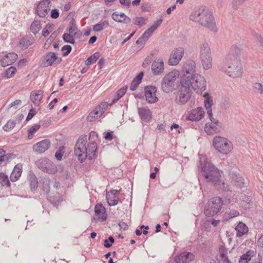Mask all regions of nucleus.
Listing matches in <instances>:
<instances>
[{"label": "nucleus", "instance_id": "nucleus-26", "mask_svg": "<svg viewBox=\"0 0 263 263\" xmlns=\"http://www.w3.org/2000/svg\"><path fill=\"white\" fill-rule=\"evenodd\" d=\"M95 212L98 219L102 221L106 220L107 218L106 211L101 203H98L95 205Z\"/></svg>", "mask_w": 263, "mask_h": 263}, {"label": "nucleus", "instance_id": "nucleus-56", "mask_svg": "<svg viewBox=\"0 0 263 263\" xmlns=\"http://www.w3.org/2000/svg\"><path fill=\"white\" fill-rule=\"evenodd\" d=\"M119 198L118 197H117L113 199H110V200H108V204L111 206H115L117 205L119 202Z\"/></svg>", "mask_w": 263, "mask_h": 263}, {"label": "nucleus", "instance_id": "nucleus-43", "mask_svg": "<svg viewBox=\"0 0 263 263\" xmlns=\"http://www.w3.org/2000/svg\"><path fill=\"white\" fill-rule=\"evenodd\" d=\"M41 125L39 124H35L28 129V138L29 139L32 138L35 133H36L40 128Z\"/></svg>", "mask_w": 263, "mask_h": 263}, {"label": "nucleus", "instance_id": "nucleus-25", "mask_svg": "<svg viewBox=\"0 0 263 263\" xmlns=\"http://www.w3.org/2000/svg\"><path fill=\"white\" fill-rule=\"evenodd\" d=\"M229 176L231 179V182L234 186L238 188L243 187L244 184L243 178L240 174L235 172H231L230 173Z\"/></svg>", "mask_w": 263, "mask_h": 263}, {"label": "nucleus", "instance_id": "nucleus-12", "mask_svg": "<svg viewBox=\"0 0 263 263\" xmlns=\"http://www.w3.org/2000/svg\"><path fill=\"white\" fill-rule=\"evenodd\" d=\"M35 164L40 170L48 174H55L58 171L56 165L46 157L38 159Z\"/></svg>", "mask_w": 263, "mask_h": 263}, {"label": "nucleus", "instance_id": "nucleus-60", "mask_svg": "<svg viewBox=\"0 0 263 263\" xmlns=\"http://www.w3.org/2000/svg\"><path fill=\"white\" fill-rule=\"evenodd\" d=\"M119 226L120 230H123L124 231L127 230L128 228L127 224L124 221H120L119 223Z\"/></svg>", "mask_w": 263, "mask_h": 263}, {"label": "nucleus", "instance_id": "nucleus-41", "mask_svg": "<svg viewBox=\"0 0 263 263\" xmlns=\"http://www.w3.org/2000/svg\"><path fill=\"white\" fill-rule=\"evenodd\" d=\"M16 71L14 66H11L7 68L4 72V77L7 79L12 78Z\"/></svg>", "mask_w": 263, "mask_h": 263}, {"label": "nucleus", "instance_id": "nucleus-61", "mask_svg": "<svg viewBox=\"0 0 263 263\" xmlns=\"http://www.w3.org/2000/svg\"><path fill=\"white\" fill-rule=\"evenodd\" d=\"M59 34V32L58 31H55L50 35L48 40H49L50 42H52L58 36Z\"/></svg>", "mask_w": 263, "mask_h": 263}, {"label": "nucleus", "instance_id": "nucleus-45", "mask_svg": "<svg viewBox=\"0 0 263 263\" xmlns=\"http://www.w3.org/2000/svg\"><path fill=\"white\" fill-rule=\"evenodd\" d=\"M127 86L122 87L115 93L114 96L116 97L118 99H120L125 95L127 91Z\"/></svg>", "mask_w": 263, "mask_h": 263}, {"label": "nucleus", "instance_id": "nucleus-47", "mask_svg": "<svg viewBox=\"0 0 263 263\" xmlns=\"http://www.w3.org/2000/svg\"><path fill=\"white\" fill-rule=\"evenodd\" d=\"M220 256L221 258L228 257V249L224 245H220L219 249Z\"/></svg>", "mask_w": 263, "mask_h": 263}, {"label": "nucleus", "instance_id": "nucleus-6", "mask_svg": "<svg viewBox=\"0 0 263 263\" xmlns=\"http://www.w3.org/2000/svg\"><path fill=\"white\" fill-rule=\"evenodd\" d=\"M212 105L213 100L210 98H208L204 101V107L206 109L208 115L211 121L210 123H206L204 126V131L208 135H214L220 132L221 129V123L213 117Z\"/></svg>", "mask_w": 263, "mask_h": 263}, {"label": "nucleus", "instance_id": "nucleus-40", "mask_svg": "<svg viewBox=\"0 0 263 263\" xmlns=\"http://www.w3.org/2000/svg\"><path fill=\"white\" fill-rule=\"evenodd\" d=\"M100 57V53L99 52H96L89 57H88L87 60L85 61V64L87 66L90 65L95 63Z\"/></svg>", "mask_w": 263, "mask_h": 263}, {"label": "nucleus", "instance_id": "nucleus-51", "mask_svg": "<svg viewBox=\"0 0 263 263\" xmlns=\"http://www.w3.org/2000/svg\"><path fill=\"white\" fill-rule=\"evenodd\" d=\"M140 84V82L137 81L135 79H133L129 86L130 90L132 91H135V90H136V89L137 88Z\"/></svg>", "mask_w": 263, "mask_h": 263}, {"label": "nucleus", "instance_id": "nucleus-1", "mask_svg": "<svg viewBox=\"0 0 263 263\" xmlns=\"http://www.w3.org/2000/svg\"><path fill=\"white\" fill-rule=\"evenodd\" d=\"M198 167L205 181L212 183L216 190L227 193L230 196L232 195V192L230 190L229 185L220 179L222 172L211 162L206 161L204 156L200 157Z\"/></svg>", "mask_w": 263, "mask_h": 263}, {"label": "nucleus", "instance_id": "nucleus-14", "mask_svg": "<svg viewBox=\"0 0 263 263\" xmlns=\"http://www.w3.org/2000/svg\"><path fill=\"white\" fill-rule=\"evenodd\" d=\"M107 108V104L105 102L100 103L87 117V121L92 122L101 117Z\"/></svg>", "mask_w": 263, "mask_h": 263}, {"label": "nucleus", "instance_id": "nucleus-42", "mask_svg": "<svg viewBox=\"0 0 263 263\" xmlns=\"http://www.w3.org/2000/svg\"><path fill=\"white\" fill-rule=\"evenodd\" d=\"M53 24H47L42 30V35L46 37L53 30Z\"/></svg>", "mask_w": 263, "mask_h": 263}, {"label": "nucleus", "instance_id": "nucleus-55", "mask_svg": "<svg viewBox=\"0 0 263 263\" xmlns=\"http://www.w3.org/2000/svg\"><path fill=\"white\" fill-rule=\"evenodd\" d=\"M64 151L61 149L57 151L55 154V157L57 160L60 161L62 158Z\"/></svg>", "mask_w": 263, "mask_h": 263}, {"label": "nucleus", "instance_id": "nucleus-24", "mask_svg": "<svg viewBox=\"0 0 263 263\" xmlns=\"http://www.w3.org/2000/svg\"><path fill=\"white\" fill-rule=\"evenodd\" d=\"M17 57V54L14 52H10L6 54L1 59V65L3 67L11 65L16 61Z\"/></svg>", "mask_w": 263, "mask_h": 263}, {"label": "nucleus", "instance_id": "nucleus-44", "mask_svg": "<svg viewBox=\"0 0 263 263\" xmlns=\"http://www.w3.org/2000/svg\"><path fill=\"white\" fill-rule=\"evenodd\" d=\"M16 124V122L15 121L10 120L8 121L7 123L3 126V129L5 131L9 132L15 127Z\"/></svg>", "mask_w": 263, "mask_h": 263}, {"label": "nucleus", "instance_id": "nucleus-48", "mask_svg": "<svg viewBox=\"0 0 263 263\" xmlns=\"http://www.w3.org/2000/svg\"><path fill=\"white\" fill-rule=\"evenodd\" d=\"M114 242V238L112 236H109L107 239L104 240V246L106 248H110Z\"/></svg>", "mask_w": 263, "mask_h": 263}, {"label": "nucleus", "instance_id": "nucleus-11", "mask_svg": "<svg viewBox=\"0 0 263 263\" xmlns=\"http://www.w3.org/2000/svg\"><path fill=\"white\" fill-rule=\"evenodd\" d=\"M199 58L204 69L208 70L212 67V58L211 49L208 43H203L201 45Z\"/></svg>", "mask_w": 263, "mask_h": 263}, {"label": "nucleus", "instance_id": "nucleus-52", "mask_svg": "<svg viewBox=\"0 0 263 263\" xmlns=\"http://www.w3.org/2000/svg\"><path fill=\"white\" fill-rule=\"evenodd\" d=\"M153 54L151 53L150 55H148L144 62L142 63V66L144 67H146L152 62V57Z\"/></svg>", "mask_w": 263, "mask_h": 263}, {"label": "nucleus", "instance_id": "nucleus-7", "mask_svg": "<svg viewBox=\"0 0 263 263\" xmlns=\"http://www.w3.org/2000/svg\"><path fill=\"white\" fill-rule=\"evenodd\" d=\"M179 71L172 70L165 74L161 81L162 90L165 93L172 92L175 86V82L179 77Z\"/></svg>", "mask_w": 263, "mask_h": 263}, {"label": "nucleus", "instance_id": "nucleus-35", "mask_svg": "<svg viewBox=\"0 0 263 263\" xmlns=\"http://www.w3.org/2000/svg\"><path fill=\"white\" fill-rule=\"evenodd\" d=\"M147 20V18L143 16H136L131 20V22L132 21L134 25L140 28L146 24Z\"/></svg>", "mask_w": 263, "mask_h": 263}, {"label": "nucleus", "instance_id": "nucleus-16", "mask_svg": "<svg viewBox=\"0 0 263 263\" xmlns=\"http://www.w3.org/2000/svg\"><path fill=\"white\" fill-rule=\"evenodd\" d=\"M157 90V87L155 86L147 85L144 87V95L148 103L152 104L158 101V99L156 95Z\"/></svg>", "mask_w": 263, "mask_h": 263}, {"label": "nucleus", "instance_id": "nucleus-8", "mask_svg": "<svg viewBox=\"0 0 263 263\" xmlns=\"http://www.w3.org/2000/svg\"><path fill=\"white\" fill-rule=\"evenodd\" d=\"M213 145L218 152L223 155L228 154L233 148L232 143L227 138L221 136L214 138Z\"/></svg>", "mask_w": 263, "mask_h": 263}, {"label": "nucleus", "instance_id": "nucleus-23", "mask_svg": "<svg viewBox=\"0 0 263 263\" xmlns=\"http://www.w3.org/2000/svg\"><path fill=\"white\" fill-rule=\"evenodd\" d=\"M164 71V62L162 58H159L153 61L152 64V71L154 75H160Z\"/></svg>", "mask_w": 263, "mask_h": 263}, {"label": "nucleus", "instance_id": "nucleus-2", "mask_svg": "<svg viewBox=\"0 0 263 263\" xmlns=\"http://www.w3.org/2000/svg\"><path fill=\"white\" fill-rule=\"evenodd\" d=\"M240 53L239 47L232 46L218 66L219 69L232 78H241L243 73V69L239 58Z\"/></svg>", "mask_w": 263, "mask_h": 263}, {"label": "nucleus", "instance_id": "nucleus-59", "mask_svg": "<svg viewBox=\"0 0 263 263\" xmlns=\"http://www.w3.org/2000/svg\"><path fill=\"white\" fill-rule=\"evenodd\" d=\"M104 138L106 140H111L113 139V132L110 131L106 133Z\"/></svg>", "mask_w": 263, "mask_h": 263}, {"label": "nucleus", "instance_id": "nucleus-57", "mask_svg": "<svg viewBox=\"0 0 263 263\" xmlns=\"http://www.w3.org/2000/svg\"><path fill=\"white\" fill-rule=\"evenodd\" d=\"M51 17L52 18H57L59 16V11L58 9H53L51 11Z\"/></svg>", "mask_w": 263, "mask_h": 263}, {"label": "nucleus", "instance_id": "nucleus-18", "mask_svg": "<svg viewBox=\"0 0 263 263\" xmlns=\"http://www.w3.org/2000/svg\"><path fill=\"white\" fill-rule=\"evenodd\" d=\"M204 111L201 107L193 109L189 112L186 118L188 120L197 121L200 120L204 116Z\"/></svg>", "mask_w": 263, "mask_h": 263}, {"label": "nucleus", "instance_id": "nucleus-9", "mask_svg": "<svg viewBox=\"0 0 263 263\" xmlns=\"http://www.w3.org/2000/svg\"><path fill=\"white\" fill-rule=\"evenodd\" d=\"M187 85L180 80L178 90L175 99L178 105L185 104L191 97L192 90L187 86Z\"/></svg>", "mask_w": 263, "mask_h": 263}, {"label": "nucleus", "instance_id": "nucleus-64", "mask_svg": "<svg viewBox=\"0 0 263 263\" xmlns=\"http://www.w3.org/2000/svg\"><path fill=\"white\" fill-rule=\"evenodd\" d=\"M143 76L144 72L141 71L134 79L141 83Z\"/></svg>", "mask_w": 263, "mask_h": 263}, {"label": "nucleus", "instance_id": "nucleus-10", "mask_svg": "<svg viewBox=\"0 0 263 263\" xmlns=\"http://www.w3.org/2000/svg\"><path fill=\"white\" fill-rule=\"evenodd\" d=\"M223 200L219 197H214L210 199L205 206L204 213L206 216H213L220 211L223 205Z\"/></svg>", "mask_w": 263, "mask_h": 263}, {"label": "nucleus", "instance_id": "nucleus-46", "mask_svg": "<svg viewBox=\"0 0 263 263\" xmlns=\"http://www.w3.org/2000/svg\"><path fill=\"white\" fill-rule=\"evenodd\" d=\"M252 87L255 92L260 94H263V85L262 84L260 83H254Z\"/></svg>", "mask_w": 263, "mask_h": 263}, {"label": "nucleus", "instance_id": "nucleus-34", "mask_svg": "<svg viewBox=\"0 0 263 263\" xmlns=\"http://www.w3.org/2000/svg\"><path fill=\"white\" fill-rule=\"evenodd\" d=\"M33 38L23 37L20 41L19 46L22 49L25 50L32 44Z\"/></svg>", "mask_w": 263, "mask_h": 263}, {"label": "nucleus", "instance_id": "nucleus-28", "mask_svg": "<svg viewBox=\"0 0 263 263\" xmlns=\"http://www.w3.org/2000/svg\"><path fill=\"white\" fill-rule=\"evenodd\" d=\"M43 90L41 89L33 90L31 92L30 99L35 106L39 105L43 97Z\"/></svg>", "mask_w": 263, "mask_h": 263}, {"label": "nucleus", "instance_id": "nucleus-36", "mask_svg": "<svg viewBox=\"0 0 263 263\" xmlns=\"http://www.w3.org/2000/svg\"><path fill=\"white\" fill-rule=\"evenodd\" d=\"M109 26V23L107 21L105 20L100 21L98 23L93 25L92 27L93 31L95 32H99L103 29L107 28Z\"/></svg>", "mask_w": 263, "mask_h": 263}, {"label": "nucleus", "instance_id": "nucleus-32", "mask_svg": "<svg viewBox=\"0 0 263 263\" xmlns=\"http://www.w3.org/2000/svg\"><path fill=\"white\" fill-rule=\"evenodd\" d=\"M235 230L236 231V236L239 237L242 236L248 232V228L242 222H239Z\"/></svg>", "mask_w": 263, "mask_h": 263}, {"label": "nucleus", "instance_id": "nucleus-21", "mask_svg": "<svg viewBox=\"0 0 263 263\" xmlns=\"http://www.w3.org/2000/svg\"><path fill=\"white\" fill-rule=\"evenodd\" d=\"M195 256L189 252H183L175 257V261L176 263H190L194 259Z\"/></svg>", "mask_w": 263, "mask_h": 263}, {"label": "nucleus", "instance_id": "nucleus-53", "mask_svg": "<svg viewBox=\"0 0 263 263\" xmlns=\"http://www.w3.org/2000/svg\"><path fill=\"white\" fill-rule=\"evenodd\" d=\"M242 0H233L232 2V8L234 10H237L239 7L244 2Z\"/></svg>", "mask_w": 263, "mask_h": 263}, {"label": "nucleus", "instance_id": "nucleus-38", "mask_svg": "<svg viewBox=\"0 0 263 263\" xmlns=\"http://www.w3.org/2000/svg\"><path fill=\"white\" fill-rule=\"evenodd\" d=\"M48 199L55 206L58 205L62 201V197L59 193H57L55 195L53 196H50Z\"/></svg>", "mask_w": 263, "mask_h": 263}, {"label": "nucleus", "instance_id": "nucleus-33", "mask_svg": "<svg viewBox=\"0 0 263 263\" xmlns=\"http://www.w3.org/2000/svg\"><path fill=\"white\" fill-rule=\"evenodd\" d=\"M30 31L34 35L37 34L42 29L41 21L39 19H35L30 25Z\"/></svg>", "mask_w": 263, "mask_h": 263}, {"label": "nucleus", "instance_id": "nucleus-3", "mask_svg": "<svg viewBox=\"0 0 263 263\" xmlns=\"http://www.w3.org/2000/svg\"><path fill=\"white\" fill-rule=\"evenodd\" d=\"M97 137V134L94 131L90 133L89 142L87 136L82 135L78 138L74 146V155L80 163L84 162L86 159L89 160L95 159L97 157L98 145L95 141H90V138Z\"/></svg>", "mask_w": 263, "mask_h": 263}, {"label": "nucleus", "instance_id": "nucleus-27", "mask_svg": "<svg viewBox=\"0 0 263 263\" xmlns=\"http://www.w3.org/2000/svg\"><path fill=\"white\" fill-rule=\"evenodd\" d=\"M111 17L115 21L124 24H129L131 22V18L126 16L123 12H113Z\"/></svg>", "mask_w": 263, "mask_h": 263}, {"label": "nucleus", "instance_id": "nucleus-5", "mask_svg": "<svg viewBox=\"0 0 263 263\" xmlns=\"http://www.w3.org/2000/svg\"><path fill=\"white\" fill-rule=\"evenodd\" d=\"M180 80L197 93H202L206 89V80L200 74L196 73L189 76H181Z\"/></svg>", "mask_w": 263, "mask_h": 263}, {"label": "nucleus", "instance_id": "nucleus-4", "mask_svg": "<svg viewBox=\"0 0 263 263\" xmlns=\"http://www.w3.org/2000/svg\"><path fill=\"white\" fill-rule=\"evenodd\" d=\"M190 19L208 28L212 31H217L215 19L211 12L205 6L196 8L192 12Z\"/></svg>", "mask_w": 263, "mask_h": 263}, {"label": "nucleus", "instance_id": "nucleus-62", "mask_svg": "<svg viewBox=\"0 0 263 263\" xmlns=\"http://www.w3.org/2000/svg\"><path fill=\"white\" fill-rule=\"evenodd\" d=\"M133 95L134 96L135 98L136 99H141L144 98V96H145L144 93L143 91H141L140 92H136L133 93Z\"/></svg>", "mask_w": 263, "mask_h": 263}, {"label": "nucleus", "instance_id": "nucleus-50", "mask_svg": "<svg viewBox=\"0 0 263 263\" xmlns=\"http://www.w3.org/2000/svg\"><path fill=\"white\" fill-rule=\"evenodd\" d=\"M71 49H72V48L70 45H66L64 46L61 49V50L62 51L66 50V52H64L63 53V56H66V55H68L71 51Z\"/></svg>", "mask_w": 263, "mask_h": 263}, {"label": "nucleus", "instance_id": "nucleus-30", "mask_svg": "<svg viewBox=\"0 0 263 263\" xmlns=\"http://www.w3.org/2000/svg\"><path fill=\"white\" fill-rule=\"evenodd\" d=\"M138 114L141 119L146 122H149L152 119V113L148 108L140 107L138 109Z\"/></svg>", "mask_w": 263, "mask_h": 263}, {"label": "nucleus", "instance_id": "nucleus-49", "mask_svg": "<svg viewBox=\"0 0 263 263\" xmlns=\"http://www.w3.org/2000/svg\"><path fill=\"white\" fill-rule=\"evenodd\" d=\"M239 215V212L235 210H231L230 212L226 214V218L231 219L237 217Z\"/></svg>", "mask_w": 263, "mask_h": 263}, {"label": "nucleus", "instance_id": "nucleus-15", "mask_svg": "<svg viewBox=\"0 0 263 263\" xmlns=\"http://www.w3.org/2000/svg\"><path fill=\"white\" fill-rule=\"evenodd\" d=\"M184 52L183 48L179 47L174 49L170 55L168 64L172 66L177 65L183 56Z\"/></svg>", "mask_w": 263, "mask_h": 263}, {"label": "nucleus", "instance_id": "nucleus-13", "mask_svg": "<svg viewBox=\"0 0 263 263\" xmlns=\"http://www.w3.org/2000/svg\"><path fill=\"white\" fill-rule=\"evenodd\" d=\"M162 17L154 22V24L146 30L139 39L136 42L137 45H144L149 37L152 35L154 32L160 26L162 23Z\"/></svg>", "mask_w": 263, "mask_h": 263}, {"label": "nucleus", "instance_id": "nucleus-20", "mask_svg": "<svg viewBox=\"0 0 263 263\" xmlns=\"http://www.w3.org/2000/svg\"><path fill=\"white\" fill-rule=\"evenodd\" d=\"M196 63L192 60H188L185 62L182 67V76H189L195 73Z\"/></svg>", "mask_w": 263, "mask_h": 263}, {"label": "nucleus", "instance_id": "nucleus-19", "mask_svg": "<svg viewBox=\"0 0 263 263\" xmlns=\"http://www.w3.org/2000/svg\"><path fill=\"white\" fill-rule=\"evenodd\" d=\"M61 61L62 59L59 58L55 52H49L44 56L43 62L45 67H48L51 66L54 62L59 64Z\"/></svg>", "mask_w": 263, "mask_h": 263}, {"label": "nucleus", "instance_id": "nucleus-54", "mask_svg": "<svg viewBox=\"0 0 263 263\" xmlns=\"http://www.w3.org/2000/svg\"><path fill=\"white\" fill-rule=\"evenodd\" d=\"M36 114V110L34 108H31L29 110V111L28 114L27 118L26 119V121H29L31 120Z\"/></svg>", "mask_w": 263, "mask_h": 263}, {"label": "nucleus", "instance_id": "nucleus-31", "mask_svg": "<svg viewBox=\"0 0 263 263\" xmlns=\"http://www.w3.org/2000/svg\"><path fill=\"white\" fill-rule=\"evenodd\" d=\"M5 151L0 148V165H4L9 163L10 160L14 159L15 155L12 153L5 154Z\"/></svg>", "mask_w": 263, "mask_h": 263}, {"label": "nucleus", "instance_id": "nucleus-63", "mask_svg": "<svg viewBox=\"0 0 263 263\" xmlns=\"http://www.w3.org/2000/svg\"><path fill=\"white\" fill-rule=\"evenodd\" d=\"M70 37H72V34L67 33H64L62 36L63 40L65 43H67Z\"/></svg>", "mask_w": 263, "mask_h": 263}, {"label": "nucleus", "instance_id": "nucleus-37", "mask_svg": "<svg viewBox=\"0 0 263 263\" xmlns=\"http://www.w3.org/2000/svg\"><path fill=\"white\" fill-rule=\"evenodd\" d=\"M30 187L31 191H36L38 187V180L36 176L33 174L29 179Z\"/></svg>", "mask_w": 263, "mask_h": 263}, {"label": "nucleus", "instance_id": "nucleus-22", "mask_svg": "<svg viewBox=\"0 0 263 263\" xmlns=\"http://www.w3.org/2000/svg\"><path fill=\"white\" fill-rule=\"evenodd\" d=\"M50 141L48 139L43 140L33 146V150L37 154H43L50 147Z\"/></svg>", "mask_w": 263, "mask_h": 263}, {"label": "nucleus", "instance_id": "nucleus-58", "mask_svg": "<svg viewBox=\"0 0 263 263\" xmlns=\"http://www.w3.org/2000/svg\"><path fill=\"white\" fill-rule=\"evenodd\" d=\"M151 9V5L148 3L143 4L141 6L142 11L143 12H148Z\"/></svg>", "mask_w": 263, "mask_h": 263}, {"label": "nucleus", "instance_id": "nucleus-17", "mask_svg": "<svg viewBox=\"0 0 263 263\" xmlns=\"http://www.w3.org/2000/svg\"><path fill=\"white\" fill-rule=\"evenodd\" d=\"M49 0H42L37 5L36 9V14L41 17H44L50 10Z\"/></svg>", "mask_w": 263, "mask_h": 263}, {"label": "nucleus", "instance_id": "nucleus-39", "mask_svg": "<svg viewBox=\"0 0 263 263\" xmlns=\"http://www.w3.org/2000/svg\"><path fill=\"white\" fill-rule=\"evenodd\" d=\"M253 252L250 251L242 255L239 260V263H249L253 256Z\"/></svg>", "mask_w": 263, "mask_h": 263}, {"label": "nucleus", "instance_id": "nucleus-29", "mask_svg": "<svg viewBox=\"0 0 263 263\" xmlns=\"http://www.w3.org/2000/svg\"><path fill=\"white\" fill-rule=\"evenodd\" d=\"M23 171V165L21 163H18L15 165L11 175L10 180L12 182H15L18 180L21 176Z\"/></svg>", "mask_w": 263, "mask_h": 263}]
</instances>
